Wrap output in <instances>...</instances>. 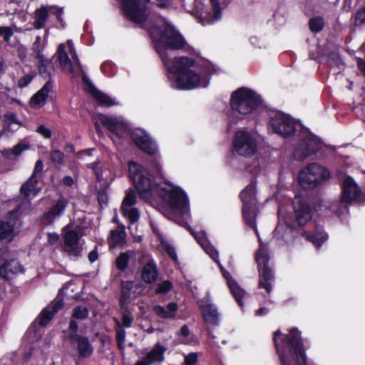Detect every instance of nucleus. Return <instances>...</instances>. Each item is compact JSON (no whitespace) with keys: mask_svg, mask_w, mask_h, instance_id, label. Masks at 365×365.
Listing matches in <instances>:
<instances>
[{"mask_svg":"<svg viewBox=\"0 0 365 365\" xmlns=\"http://www.w3.org/2000/svg\"><path fill=\"white\" fill-rule=\"evenodd\" d=\"M155 48L168 70L171 87L180 90L205 88L214 72L212 64L205 61H195L189 57L170 58L171 50L190 52L192 48L171 24L163 21L160 25L149 29Z\"/></svg>","mask_w":365,"mask_h":365,"instance_id":"1","label":"nucleus"},{"mask_svg":"<svg viewBox=\"0 0 365 365\" xmlns=\"http://www.w3.org/2000/svg\"><path fill=\"white\" fill-rule=\"evenodd\" d=\"M152 166L156 175L140 165L130 162L128 164L129 174L139 195L145 201L153 203L161 200L175 215L173 220L185 226L190 218L188 199L183 190L171 185H161L158 180L163 178L162 168L158 160H153Z\"/></svg>","mask_w":365,"mask_h":365,"instance_id":"2","label":"nucleus"},{"mask_svg":"<svg viewBox=\"0 0 365 365\" xmlns=\"http://www.w3.org/2000/svg\"><path fill=\"white\" fill-rule=\"evenodd\" d=\"M256 178H252L240 193L242 202V214L247 225L252 228L258 237L259 247L255 254L259 273V287L264 288L268 293L272 291V282L274 275L269 266V253L267 245L261 241L256 224Z\"/></svg>","mask_w":365,"mask_h":365,"instance_id":"3","label":"nucleus"},{"mask_svg":"<svg viewBox=\"0 0 365 365\" xmlns=\"http://www.w3.org/2000/svg\"><path fill=\"white\" fill-rule=\"evenodd\" d=\"M274 341L281 365H315L307 363L301 334L297 328L291 329L286 336L276 331Z\"/></svg>","mask_w":365,"mask_h":365,"instance_id":"4","label":"nucleus"},{"mask_svg":"<svg viewBox=\"0 0 365 365\" xmlns=\"http://www.w3.org/2000/svg\"><path fill=\"white\" fill-rule=\"evenodd\" d=\"M261 104V96L252 89L241 87L232 92L230 99L231 111L227 115L228 127L232 128L236 125Z\"/></svg>","mask_w":365,"mask_h":365,"instance_id":"5","label":"nucleus"},{"mask_svg":"<svg viewBox=\"0 0 365 365\" xmlns=\"http://www.w3.org/2000/svg\"><path fill=\"white\" fill-rule=\"evenodd\" d=\"M191 234L204 251L218 264L224 278L227 280L230 292L238 302L239 305L242 307L243 303L242 299L245 296V292L238 286L237 282L232 278L230 274L222 267L219 260L218 251L211 244L206 235V233L205 232L197 233L191 232Z\"/></svg>","mask_w":365,"mask_h":365,"instance_id":"6","label":"nucleus"},{"mask_svg":"<svg viewBox=\"0 0 365 365\" xmlns=\"http://www.w3.org/2000/svg\"><path fill=\"white\" fill-rule=\"evenodd\" d=\"M342 195L339 203H333L330 208L334 212L339 215L344 210L346 211L347 207L344 204L351 202H365V193L362 192L360 187L355 180L350 176L344 178L341 182Z\"/></svg>","mask_w":365,"mask_h":365,"instance_id":"7","label":"nucleus"},{"mask_svg":"<svg viewBox=\"0 0 365 365\" xmlns=\"http://www.w3.org/2000/svg\"><path fill=\"white\" fill-rule=\"evenodd\" d=\"M330 177V172L318 163H310L302 169L298 175V181L304 189H312L319 185Z\"/></svg>","mask_w":365,"mask_h":365,"instance_id":"8","label":"nucleus"},{"mask_svg":"<svg viewBox=\"0 0 365 365\" xmlns=\"http://www.w3.org/2000/svg\"><path fill=\"white\" fill-rule=\"evenodd\" d=\"M57 55L58 61L63 71L69 72L73 76H74L78 71L83 72L81 65L71 40H68L65 43L59 44Z\"/></svg>","mask_w":365,"mask_h":365,"instance_id":"9","label":"nucleus"},{"mask_svg":"<svg viewBox=\"0 0 365 365\" xmlns=\"http://www.w3.org/2000/svg\"><path fill=\"white\" fill-rule=\"evenodd\" d=\"M301 135V139L293 150V156L297 160H305L317 153L323 146L320 139L309 130H303Z\"/></svg>","mask_w":365,"mask_h":365,"instance_id":"10","label":"nucleus"},{"mask_svg":"<svg viewBox=\"0 0 365 365\" xmlns=\"http://www.w3.org/2000/svg\"><path fill=\"white\" fill-rule=\"evenodd\" d=\"M301 128V125L294 118L282 112L273 113L268 125L269 132L283 137L290 136Z\"/></svg>","mask_w":365,"mask_h":365,"instance_id":"11","label":"nucleus"},{"mask_svg":"<svg viewBox=\"0 0 365 365\" xmlns=\"http://www.w3.org/2000/svg\"><path fill=\"white\" fill-rule=\"evenodd\" d=\"M234 150L243 157H251L257 151V138L256 134L247 129L237 130L232 140Z\"/></svg>","mask_w":365,"mask_h":365,"instance_id":"12","label":"nucleus"},{"mask_svg":"<svg viewBox=\"0 0 365 365\" xmlns=\"http://www.w3.org/2000/svg\"><path fill=\"white\" fill-rule=\"evenodd\" d=\"M94 120H96L95 125L96 130L99 131V124L98 122L102 123L111 133H112V140L113 142H115V138H123L125 135L128 134V123L125 121V120L122 117H113L108 116L103 114H97L94 117Z\"/></svg>","mask_w":365,"mask_h":365,"instance_id":"13","label":"nucleus"},{"mask_svg":"<svg viewBox=\"0 0 365 365\" xmlns=\"http://www.w3.org/2000/svg\"><path fill=\"white\" fill-rule=\"evenodd\" d=\"M123 14L136 24L143 23L149 11L145 4L150 0H119Z\"/></svg>","mask_w":365,"mask_h":365,"instance_id":"14","label":"nucleus"},{"mask_svg":"<svg viewBox=\"0 0 365 365\" xmlns=\"http://www.w3.org/2000/svg\"><path fill=\"white\" fill-rule=\"evenodd\" d=\"M83 250L84 240L78 234L76 231H66L65 229L62 250L69 257L76 259L83 255Z\"/></svg>","mask_w":365,"mask_h":365,"instance_id":"15","label":"nucleus"},{"mask_svg":"<svg viewBox=\"0 0 365 365\" xmlns=\"http://www.w3.org/2000/svg\"><path fill=\"white\" fill-rule=\"evenodd\" d=\"M63 9L56 6H41L34 12V26L36 29H41L45 27L46 22L49 17L55 16L56 20L63 25L62 15Z\"/></svg>","mask_w":365,"mask_h":365,"instance_id":"16","label":"nucleus"},{"mask_svg":"<svg viewBox=\"0 0 365 365\" xmlns=\"http://www.w3.org/2000/svg\"><path fill=\"white\" fill-rule=\"evenodd\" d=\"M130 136L135 144L149 155H156L158 148L155 141L143 129L135 128L130 132Z\"/></svg>","mask_w":365,"mask_h":365,"instance_id":"17","label":"nucleus"},{"mask_svg":"<svg viewBox=\"0 0 365 365\" xmlns=\"http://www.w3.org/2000/svg\"><path fill=\"white\" fill-rule=\"evenodd\" d=\"M137 202V197L134 190H128L121 205V211L125 217H126L131 224L135 223L140 217V213L135 207Z\"/></svg>","mask_w":365,"mask_h":365,"instance_id":"18","label":"nucleus"},{"mask_svg":"<svg viewBox=\"0 0 365 365\" xmlns=\"http://www.w3.org/2000/svg\"><path fill=\"white\" fill-rule=\"evenodd\" d=\"M293 208L296 220L300 226L306 225L312 218V209L304 198L296 196L293 200Z\"/></svg>","mask_w":365,"mask_h":365,"instance_id":"19","label":"nucleus"},{"mask_svg":"<svg viewBox=\"0 0 365 365\" xmlns=\"http://www.w3.org/2000/svg\"><path fill=\"white\" fill-rule=\"evenodd\" d=\"M78 329V324L75 320H71L69 324L71 340L77 343L78 353L82 357H88L93 353V347L90 344L88 339L85 336H78L76 334Z\"/></svg>","mask_w":365,"mask_h":365,"instance_id":"20","label":"nucleus"},{"mask_svg":"<svg viewBox=\"0 0 365 365\" xmlns=\"http://www.w3.org/2000/svg\"><path fill=\"white\" fill-rule=\"evenodd\" d=\"M198 305L204 320L209 324L217 325L220 319V313L215 304L211 302L209 293L198 301Z\"/></svg>","mask_w":365,"mask_h":365,"instance_id":"21","label":"nucleus"},{"mask_svg":"<svg viewBox=\"0 0 365 365\" xmlns=\"http://www.w3.org/2000/svg\"><path fill=\"white\" fill-rule=\"evenodd\" d=\"M43 163L41 160L36 162L33 173L30 178L26 182L21 188V193L24 195L27 199L30 196H35L40 190L37 187L38 175L42 172Z\"/></svg>","mask_w":365,"mask_h":365,"instance_id":"22","label":"nucleus"},{"mask_svg":"<svg viewBox=\"0 0 365 365\" xmlns=\"http://www.w3.org/2000/svg\"><path fill=\"white\" fill-rule=\"evenodd\" d=\"M167 347L160 343H157L152 349L148 351L145 356L138 360L135 365L160 364L165 359V352Z\"/></svg>","mask_w":365,"mask_h":365,"instance_id":"23","label":"nucleus"},{"mask_svg":"<svg viewBox=\"0 0 365 365\" xmlns=\"http://www.w3.org/2000/svg\"><path fill=\"white\" fill-rule=\"evenodd\" d=\"M10 212L3 220H0V238L9 241L11 240L15 235V225L19 210Z\"/></svg>","mask_w":365,"mask_h":365,"instance_id":"24","label":"nucleus"},{"mask_svg":"<svg viewBox=\"0 0 365 365\" xmlns=\"http://www.w3.org/2000/svg\"><path fill=\"white\" fill-rule=\"evenodd\" d=\"M141 264H143L142 278L146 283L154 282L158 277V269L153 259L148 255H145L141 258Z\"/></svg>","mask_w":365,"mask_h":365,"instance_id":"25","label":"nucleus"},{"mask_svg":"<svg viewBox=\"0 0 365 365\" xmlns=\"http://www.w3.org/2000/svg\"><path fill=\"white\" fill-rule=\"evenodd\" d=\"M83 81L84 83V88L85 90L90 93L97 103L102 106H111L116 104L114 99L111 98L108 95L101 93L98 91L89 81L88 78L86 76L83 77Z\"/></svg>","mask_w":365,"mask_h":365,"instance_id":"26","label":"nucleus"},{"mask_svg":"<svg viewBox=\"0 0 365 365\" xmlns=\"http://www.w3.org/2000/svg\"><path fill=\"white\" fill-rule=\"evenodd\" d=\"M63 305L61 299H56L50 305L47 306L39 314V324L46 326L53 318L54 314L57 312Z\"/></svg>","mask_w":365,"mask_h":365,"instance_id":"27","label":"nucleus"},{"mask_svg":"<svg viewBox=\"0 0 365 365\" xmlns=\"http://www.w3.org/2000/svg\"><path fill=\"white\" fill-rule=\"evenodd\" d=\"M24 271L22 266L16 259L5 262L0 267V275L4 279H11Z\"/></svg>","mask_w":365,"mask_h":365,"instance_id":"28","label":"nucleus"},{"mask_svg":"<svg viewBox=\"0 0 365 365\" xmlns=\"http://www.w3.org/2000/svg\"><path fill=\"white\" fill-rule=\"evenodd\" d=\"M67 204L68 202L65 199H58L52 206L51 210L44 214V222L47 224L53 223L56 218L59 217L63 214L67 206Z\"/></svg>","mask_w":365,"mask_h":365,"instance_id":"29","label":"nucleus"},{"mask_svg":"<svg viewBox=\"0 0 365 365\" xmlns=\"http://www.w3.org/2000/svg\"><path fill=\"white\" fill-rule=\"evenodd\" d=\"M211 4V10L207 12V16L200 18V22L202 25L213 24L222 18V8L219 0H210Z\"/></svg>","mask_w":365,"mask_h":365,"instance_id":"30","label":"nucleus"},{"mask_svg":"<svg viewBox=\"0 0 365 365\" xmlns=\"http://www.w3.org/2000/svg\"><path fill=\"white\" fill-rule=\"evenodd\" d=\"M52 88V81H47L44 86L31 97L30 101L31 105L34 107H41L43 106Z\"/></svg>","mask_w":365,"mask_h":365,"instance_id":"31","label":"nucleus"},{"mask_svg":"<svg viewBox=\"0 0 365 365\" xmlns=\"http://www.w3.org/2000/svg\"><path fill=\"white\" fill-rule=\"evenodd\" d=\"M178 310V305L175 302H170L168 304L167 309L160 306L156 305L153 307V312L159 317L163 319H173L175 317Z\"/></svg>","mask_w":365,"mask_h":365,"instance_id":"32","label":"nucleus"},{"mask_svg":"<svg viewBox=\"0 0 365 365\" xmlns=\"http://www.w3.org/2000/svg\"><path fill=\"white\" fill-rule=\"evenodd\" d=\"M152 227L153 232L156 234L159 240L160 241V244L163 249L167 252L169 256L174 261H177L178 256L175 248L169 243L168 240L164 236L162 235V234L160 232L157 227L152 224Z\"/></svg>","mask_w":365,"mask_h":365,"instance_id":"33","label":"nucleus"},{"mask_svg":"<svg viewBox=\"0 0 365 365\" xmlns=\"http://www.w3.org/2000/svg\"><path fill=\"white\" fill-rule=\"evenodd\" d=\"M137 286L133 282L127 281L122 282V292L120 299L122 309L127 304L132 297V289Z\"/></svg>","mask_w":365,"mask_h":365,"instance_id":"34","label":"nucleus"},{"mask_svg":"<svg viewBox=\"0 0 365 365\" xmlns=\"http://www.w3.org/2000/svg\"><path fill=\"white\" fill-rule=\"evenodd\" d=\"M304 235L306 236L307 240L312 242L317 248H319L328 239L327 234L324 232L322 228L318 227L314 235H308L306 232H304Z\"/></svg>","mask_w":365,"mask_h":365,"instance_id":"35","label":"nucleus"},{"mask_svg":"<svg viewBox=\"0 0 365 365\" xmlns=\"http://www.w3.org/2000/svg\"><path fill=\"white\" fill-rule=\"evenodd\" d=\"M37 58L38 59V70L39 73L45 78H48V81L51 80V73L47 71L48 67H52L51 61L40 53V51L37 53Z\"/></svg>","mask_w":365,"mask_h":365,"instance_id":"36","label":"nucleus"},{"mask_svg":"<svg viewBox=\"0 0 365 365\" xmlns=\"http://www.w3.org/2000/svg\"><path fill=\"white\" fill-rule=\"evenodd\" d=\"M125 232L123 230H115L110 232L109 242L112 247L120 246L124 243Z\"/></svg>","mask_w":365,"mask_h":365,"instance_id":"37","label":"nucleus"},{"mask_svg":"<svg viewBox=\"0 0 365 365\" xmlns=\"http://www.w3.org/2000/svg\"><path fill=\"white\" fill-rule=\"evenodd\" d=\"M278 216H279V224L277 225V226L274 232V234L275 236H277L278 237L283 238L284 235L282 233V231L284 230V228L286 230H290V228L289 227L288 222L284 218L283 211H282V207H279Z\"/></svg>","mask_w":365,"mask_h":365,"instance_id":"38","label":"nucleus"},{"mask_svg":"<svg viewBox=\"0 0 365 365\" xmlns=\"http://www.w3.org/2000/svg\"><path fill=\"white\" fill-rule=\"evenodd\" d=\"M328 61L330 66H336L339 69L343 68V63L337 51L331 52L328 56Z\"/></svg>","mask_w":365,"mask_h":365,"instance_id":"39","label":"nucleus"},{"mask_svg":"<svg viewBox=\"0 0 365 365\" xmlns=\"http://www.w3.org/2000/svg\"><path fill=\"white\" fill-rule=\"evenodd\" d=\"M88 315V310L86 307L79 306L76 308H74L73 313H72V319L74 320V319H86Z\"/></svg>","mask_w":365,"mask_h":365,"instance_id":"40","label":"nucleus"},{"mask_svg":"<svg viewBox=\"0 0 365 365\" xmlns=\"http://www.w3.org/2000/svg\"><path fill=\"white\" fill-rule=\"evenodd\" d=\"M102 72L108 76H114L116 73L115 66L110 61H105L101 66Z\"/></svg>","mask_w":365,"mask_h":365,"instance_id":"41","label":"nucleus"},{"mask_svg":"<svg viewBox=\"0 0 365 365\" xmlns=\"http://www.w3.org/2000/svg\"><path fill=\"white\" fill-rule=\"evenodd\" d=\"M324 26V21L321 17H315L309 21V27L312 31L319 32Z\"/></svg>","mask_w":365,"mask_h":365,"instance_id":"42","label":"nucleus"},{"mask_svg":"<svg viewBox=\"0 0 365 365\" xmlns=\"http://www.w3.org/2000/svg\"><path fill=\"white\" fill-rule=\"evenodd\" d=\"M29 147L30 146L28 143H20L16 145L15 146H14L11 150H8V153H11L15 156H19L24 151L29 150Z\"/></svg>","mask_w":365,"mask_h":365,"instance_id":"43","label":"nucleus"},{"mask_svg":"<svg viewBox=\"0 0 365 365\" xmlns=\"http://www.w3.org/2000/svg\"><path fill=\"white\" fill-rule=\"evenodd\" d=\"M129 257L127 253L121 254L116 259L117 267L121 270H124L128 263Z\"/></svg>","mask_w":365,"mask_h":365,"instance_id":"44","label":"nucleus"},{"mask_svg":"<svg viewBox=\"0 0 365 365\" xmlns=\"http://www.w3.org/2000/svg\"><path fill=\"white\" fill-rule=\"evenodd\" d=\"M116 338L119 348L123 349L125 341V331L120 326H118L116 330Z\"/></svg>","mask_w":365,"mask_h":365,"instance_id":"45","label":"nucleus"},{"mask_svg":"<svg viewBox=\"0 0 365 365\" xmlns=\"http://www.w3.org/2000/svg\"><path fill=\"white\" fill-rule=\"evenodd\" d=\"M13 34L14 31L11 27L0 26V36H1L6 42H9Z\"/></svg>","mask_w":365,"mask_h":365,"instance_id":"46","label":"nucleus"},{"mask_svg":"<svg viewBox=\"0 0 365 365\" xmlns=\"http://www.w3.org/2000/svg\"><path fill=\"white\" fill-rule=\"evenodd\" d=\"M172 283L168 280H165L158 285L156 292L160 294H164L169 292L172 289Z\"/></svg>","mask_w":365,"mask_h":365,"instance_id":"47","label":"nucleus"},{"mask_svg":"<svg viewBox=\"0 0 365 365\" xmlns=\"http://www.w3.org/2000/svg\"><path fill=\"white\" fill-rule=\"evenodd\" d=\"M63 153L59 150H55L51 153V160L56 165H61L63 160Z\"/></svg>","mask_w":365,"mask_h":365,"instance_id":"48","label":"nucleus"},{"mask_svg":"<svg viewBox=\"0 0 365 365\" xmlns=\"http://www.w3.org/2000/svg\"><path fill=\"white\" fill-rule=\"evenodd\" d=\"M355 24L356 25L365 24V6L356 12L355 16Z\"/></svg>","mask_w":365,"mask_h":365,"instance_id":"49","label":"nucleus"},{"mask_svg":"<svg viewBox=\"0 0 365 365\" xmlns=\"http://www.w3.org/2000/svg\"><path fill=\"white\" fill-rule=\"evenodd\" d=\"M197 361L196 353H190L185 356L184 363L185 365H194Z\"/></svg>","mask_w":365,"mask_h":365,"instance_id":"50","label":"nucleus"},{"mask_svg":"<svg viewBox=\"0 0 365 365\" xmlns=\"http://www.w3.org/2000/svg\"><path fill=\"white\" fill-rule=\"evenodd\" d=\"M91 168L93 170V172L96 175V179L98 181H101L104 179L103 175V170L101 168H98L96 163H93L91 164Z\"/></svg>","mask_w":365,"mask_h":365,"instance_id":"51","label":"nucleus"},{"mask_svg":"<svg viewBox=\"0 0 365 365\" xmlns=\"http://www.w3.org/2000/svg\"><path fill=\"white\" fill-rule=\"evenodd\" d=\"M33 76L30 75H26L19 80L18 86L20 88H24L27 86L32 81Z\"/></svg>","mask_w":365,"mask_h":365,"instance_id":"52","label":"nucleus"},{"mask_svg":"<svg viewBox=\"0 0 365 365\" xmlns=\"http://www.w3.org/2000/svg\"><path fill=\"white\" fill-rule=\"evenodd\" d=\"M155 4L160 9H168L172 4V0H155Z\"/></svg>","mask_w":365,"mask_h":365,"instance_id":"53","label":"nucleus"},{"mask_svg":"<svg viewBox=\"0 0 365 365\" xmlns=\"http://www.w3.org/2000/svg\"><path fill=\"white\" fill-rule=\"evenodd\" d=\"M37 132L46 138L51 137V130L43 125H41L37 128Z\"/></svg>","mask_w":365,"mask_h":365,"instance_id":"54","label":"nucleus"},{"mask_svg":"<svg viewBox=\"0 0 365 365\" xmlns=\"http://www.w3.org/2000/svg\"><path fill=\"white\" fill-rule=\"evenodd\" d=\"M133 317L128 314H124L123 317V324L125 327L128 328L130 327L133 323Z\"/></svg>","mask_w":365,"mask_h":365,"instance_id":"55","label":"nucleus"},{"mask_svg":"<svg viewBox=\"0 0 365 365\" xmlns=\"http://www.w3.org/2000/svg\"><path fill=\"white\" fill-rule=\"evenodd\" d=\"M59 240V236L57 233L52 232L48 234V242L51 245L56 244Z\"/></svg>","mask_w":365,"mask_h":365,"instance_id":"56","label":"nucleus"},{"mask_svg":"<svg viewBox=\"0 0 365 365\" xmlns=\"http://www.w3.org/2000/svg\"><path fill=\"white\" fill-rule=\"evenodd\" d=\"M63 183L66 185L71 186L73 184V180L71 176H66L63 179Z\"/></svg>","mask_w":365,"mask_h":365,"instance_id":"57","label":"nucleus"},{"mask_svg":"<svg viewBox=\"0 0 365 365\" xmlns=\"http://www.w3.org/2000/svg\"><path fill=\"white\" fill-rule=\"evenodd\" d=\"M88 259L91 262H94L98 259V254L95 250L91 251L88 255Z\"/></svg>","mask_w":365,"mask_h":365,"instance_id":"58","label":"nucleus"},{"mask_svg":"<svg viewBox=\"0 0 365 365\" xmlns=\"http://www.w3.org/2000/svg\"><path fill=\"white\" fill-rule=\"evenodd\" d=\"M189 329L187 327V326L186 325H184L181 327L180 329V334L183 336H187L189 335Z\"/></svg>","mask_w":365,"mask_h":365,"instance_id":"59","label":"nucleus"},{"mask_svg":"<svg viewBox=\"0 0 365 365\" xmlns=\"http://www.w3.org/2000/svg\"><path fill=\"white\" fill-rule=\"evenodd\" d=\"M267 313H268V310L264 307H262V308H259L257 310H256L255 315L259 316V317L264 316V315L267 314Z\"/></svg>","mask_w":365,"mask_h":365,"instance_id":"60","label":"nucleus"},{"mask_svg":"<svg viewBox=\"0 0 365 365\" xmlns=\"http://www.w3.org/2000/svg\"><path fill=\"white\" fill-rule=\"evenodd\" d=\"M358 67L361 72L363 73V74L365 76V61L360 59L358 61Z\"/></svg>","mask_w":365,"mask_h":365,"instance_id":"61","label":"nucleus"},{"mask_svg":"<svg viewBox=\"0 0 365 365\" xmlns=\"http://www.w3.org/2000/svg\"><path fill=\"white\" fill-rule=\"evenodd\" d=\"M250 41L254 46L259 47V41L257 37H255V36L251 37L250 39Z\"/></svg>","mask_w":365,"mask_h":365,"instance_id":"62","label":"nucleus"},{"mask_svg":"<svg viewBox=\"0 0 365 365\" xmlns=\"http://www.w3.org/2000/svg\"><path fill=\"white\" fill-rule=\"evenodd\" d=\"M98 202H99L101 206H103V204L106 203V196L103 194H100L98 195Z\"/></svg>","mask_w":365,"mask_h":365,"instance_id":"63","label":"nucleus"},{"mask_svg":"<svg viewBox=\"0 0 365 365\" xmlns=\"http://www.w3.org/2000/svg\"><path fill=\"white\" fill-rule=\"evenodd\" d=\"M41 43V37L40 36H37L36 38V41L34 43V49L36 50V54L38 53V51L41 52L40 49L38 48V45Z\"/></svg>","mask_w":365,"mask_h":365,"instance_id":"64","label":"nucleus"}]
</instances>
